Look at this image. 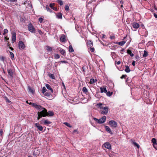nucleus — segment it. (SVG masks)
I'll use <instances>...</instances> for the list:
<instances>
[{
	"mask_svg": "<svg viewBox=\"0 0 157 157\" xmlns=\"http://www.w3.org/2000/svg\"><path fill=\"white\" fill-rule=\"evenodd\" d=\"M104 104L101 103H99L97 104L96 105V106L98 108H99L101 109L104 107Z\"/></svg>",
	"mask_w": 157,
	"mask_h": 157,
	"instance_id": "obj_11",
	"label": "nucleus"
},
{
	"mask_svg": "<svg viewBox=\"0 0 157 157\" xmlns=\"http://www.w3.org/2000/svg\"><path fill=\"white\" fill-rule=\"evenodd\" d=\"M109 123L110 126L112 128H115L117 126V123L114 121H110Z\"/></svg>",
	"mask_w": 157,
	"mask_h": 157,
	"instance_id": "obj_4",
	"label": "nucleus"
},
{
	"mask_svg": "<svg viewBox=\"0 0 157 157\" xmlns=\"http://www.w3.org/2000/svg\"><path fill=\"white\" fill-rule=\"evenodd\" d=\"M69 51L71 52H72L74 51V49L71 45H70L69 47Z\"/></svg>",
	"mask_w": 157,
	"mask_h": 157,
	"instance_id": "obj_24",
	"label": "nucleus"
},
{
	"mask_svg": "<svg viewBox=\"0 0 157 157\" xmlns=\"http://www.w3.org/2000/svg\"><path fill=\"white\" fill-rule=\"evenodd\" d=\"M46 89L45 87H43L42 89V93L44 94L46 92Z\"/></svg>",
	"mask_w": 157,
	"mask_h": 157,
	"instance_id": "obj_38",
	"label": "nucleus"
},
{
	"mask_svg": "<svg viewBox=\"0 0 157 157\" xmlns=\"http://www.w3.org/2000/svg\"><path fill=\"white\" fill-rule=\"evenodd\" d=\"M106 120V117L104 116L98 119V123L99 124H102L105 122Z\"/></svg>",
	"mask_w": 157,
	"mask_h": 157,
	"instance_id": "obj_6",
	"label": "nucleus"
},
{
	"mask_svg": "<svg viewBox=\"0 0 157 157\" xmlns=\"http://www.w3.org/2000/svg\"><path fill=\"white\" fill-rule=\"evenodd\" d=\"M41 108H38L37 109H39L40 111V112H39L38 113V120L40 119L42 117H45L47 116V112L46 109L43 107L41 106Z\"/></svg>",
	"mask_w": 157,
	"mask_h": 157,
	"instance_id": "obj_1",
	"label": "nucleus"
},
{
	"mask_svg": "<svg viewBox=\"0 0 157 157\" xmlns=\"http://www.w3.org/2000/svg\"><path fill=\"white\" fill-rule=\"evenodd\" d=\"M49 77L53 79H55V77L53 74H51L50 75H49Z\"/></svg>",
	"mask_w": 157,
	"mask_h": 157,
	"instance_id": "obj_45",
	"label": "nucleus"
},
{
	"mask_svg": "<svg viewBox=\"0 0 157 157\" xmlns=\"http://www.w3.org/2000/svg\"><path fill=\"white\" fill-rule=\"evenodd\" d=\"M82 91L83 92L86 93L87 92V89H86V87H83L82 89Z\"/></svg>",
	"mask_w": 157,
	"mask_h": 157,
	"instance_id": "obj_43",
	"label": "nucleus"
},
{
	"mask_svg": "<svg viewBox=\"0 0 157 157\" xmlns=\"http://www.w3.org/2000/svg\"><path fill=\"white\" fill-rule=\"evenodd\" d=\"M77 132V130L76 129H75L73 131L74 133H75L76 132Z\"/></svg>",
	"mask_w": 157,
	"mask_h": 157,
	"instance_id": "obj_59",
	"label": "nucleus"
},
{
	"mask_svg": "<svg viewBox=\"0 0 157 157\" xmlns=\"http://www.w3.org/2000/svg\"><path fill=\"white\" fill-rule=\"evenodd\" d=\"M26 102L29 104V105H31L33 107H34L38 109V108H39L41 107V106L39 105H37L36 104L34 103L30 102L29 103H28L27 101H26Z\"/></svg>",
	"mask_w": 157,
	"mask_h": 157,
	"instance_id": "obj_5",
	"label": "nucleus"
},
{
	"mask_svg": "<svg viewBox=\"0 0 157 157\" xmlns=\"http://www.w3.org/2000/svg\"><path fill=\"white\" fill-rule=\"evenodd\" d=\"M2 31H1L0 30V35H1L2 34Z\"/></svg>",
	"mask_w": 157,
	"mask_h": 157,
	"instance_id": "obj_63",
	"label": "nucleus"
},
{
	"mask_svg": "<svg viewBox=\"0 0 157 157\" xmlns=\"http://www.w3.org/2000/svg\"><path fill=\"white\" fill-rule=\"evenodd\" d=\"M51 123V122L48 120H46L44 121V124H50Z\"/></svg>",
	"mask_w": 157,
	"mask_h": 157,
	"instance_id": "obj_35",
	"label": "nucleus"
},
{
	"mask_svg": "<svg viewBox=\"0 0 157 157\" xmlns=\"http://www.w3.org/2000/svg\"><path fill=\"white\" fill-rule=\"evenodd\" d=\"M148 55V52L146 51H144L143 56L144 57H146Z\"/></svg>",
	"mask_w": 157,
	"mask_h": 157,
	"instance_id": "obj_34",
	"label": "nucleus"
},
{
	"mask_svg": "<svg viewBox=\"0 0 157 157\" xmlns=\"http://www.w3.org/2000/svg\"><path fill=\"white\" fill-rule=\"evenodd\" d=\"M132 144L135 146H136L138 148H139L140 147V145L137 144L134 141H132Z\"/></svg>",
	"mask_w": 157,
	"mask_h": 157,
	"instance_id": "obj_30",
	"label": "nucleus"
},
{
	"mask_svg": "<svg viewBox=\"0 0 157 157\" xmlns=\"http://www.w3.org/2000/svg\"><path fill=\"white\" fill-rule=\"evenodd\" d=\"M95 82L94 79L93 78H91L90 79V83L91 84H93Z\"/></svg>",
	"mask_w": 157,
	"mask_h": 157,
	"instance_id": "obj_36",
	"label": "nucleus"
},
{
	"mask_svg": "<svg viewBox=\"0 0 157 157\" xmlns=\"http://www.w3.org/2000/svg\"><path fill=\"white\" fill-rule=\"evenodd\" d=\"M12 41L13 43L16 41V34L15 32H13L12 33Z\"/></svg>",
	"mask_w": 157,
	"mask_h": 157,
	"instance_id": "obj_9",
	"label": "nucleus"
},
{
	"mask_svg": "<svg viewBox=\"0 0 157 157\" xmlns=\"http://www.w3.org/2000/svg\"><path fill=\"white\" fill-rule=\"evenodd\" d=\"M132 64L133 66H135V61H133L132 62Z\"/></svg>",
	"mask_w": 157,
	"mask_h": 157,
	"instance_id": "obj_56",
	"label": "nucleus"
},
{
	"mask_svg": "<svg viewBox=\"0 0 157 157\" xmlns=\"http://www.w3.org/2000/svg\"><path fill=\"white\" fill-rule=\"evenodd\" d=\"M60 40L62 42H65L66 41V36L64 35L61 36L60 38Z\"/></svg>",
	"mask_w": 157,
	"mask_h": 157,
	"instance_id": "obj_20",
	"label": "nucleus"
},
{
	"mask_svg": "<svg viewBox=\"0 0 157 157\" xmlns=\"http://www.w3.org/2000/svg\"><path fill=\"white\" fill-rule=\"evenodd\" d=\"M126 76L127 75H123L121 77V78L123 79V78H125Z\"/></svg>",
	"mask_w": 157,
	"mask_h": 157,
	"instance_id": "obj_49",
	"label": "nucleus"
},
{
	"mask_svg": "<svg viewBox=\"0 0 157 157\" xmlns=\"http://www.w3.org/2000/svg\"><path fill=\"white\" fill-rule=\"evenodd\" d=\"M153 146L154 148L156 150H157V143H156V144H153Z\"/></svg>",
	"mask_w": 157,
	"mask_h": 157,
	"instance_id": "obj_48",
	"label": "nucleus"
},
{
	"mask_svg": "<svg viewBox=\"0 0 157 157\" xmlns=\"http://www.w3.org/2000/svg\"><path fill=\"white\" fill-rule=\"evenodd\" d=\"M35 125L36 126L37 128L40 131H42L43 130V127L40 125V124L38 123H36L35 124Z\"/></svg>",
	"mask_w": 157,
	"mask_h": 157,
	"instance_id": "obj_10",
	"label": "nucleus"
},
{
	"mask_svg": "<svg viewBox=\"0 0 157 157\" xmlns=\"http://www.w3.org/2000/svg\"><path fill=\"white\" fill-rule=\"evenodd\" d=\"M45 86L46 88L48 90H51V92L52 93L53 92V90L52 88L51 87V86L48 84H47L45 85Z\"/></svg>",
	"mask_w": 157,
	"mask_h": 157,
	"instance_id": "obj_19",
	"label": "nucleus"
},
{
	"mask_svg": "<svg viewBox=\"0 0 157 157\" xmlns=\"http://www.w3.org/2000/svg\"><path fill=\"white\" fill-rule=\"evenodd\" d=\"M105 130L107 131V132L109 133L111 135L113 134V133L111 131V130L110 128L109 127L107 126H105Z\"/></svg>",
	"mask_w": 157,
	"mask_h": 157,
	"instance_id": "obj_12",
	"label": "nucleus"
},
{
	"mask_svg": "<svg viewBox=\"0 0 157 157\" xmlns=\"http://www.w3.org/2000/svg\"><path fill=\"white\" fill-rule=\"evenodd\" d=\"M109 108L107 107H104L102 109L100 110V112L101 114H107L109 111Z\"/></svg>",
	"mask_w": 157,
	"mask_h": 157,
	"instance_id": "obj_2",
	"label": "nucleus"
},
{
	"mask_svg": "<svg viewBox=\"0 0 157 157\" xmlns=\"http://www.w3.org/2000/svg\"><path fill=\"white\" fill-rule=\"evenodd\" d=\"M103 145L106 148L108 149H111V144L109 142H106Z\"/></svg>",
	"mask_w": 157,
	"mask_h": 157,
	"instance_id": "obj_8",
	"label": "nucleus"
},
{
	"mask_svg": "<svg viewBox=\"0 0 157 157\" xmlns=\"http://www.w3.org/2000/svg\"><path fill=\"white\" fill-rule=\"evenodd\" d=\"M65 10L66 11H67L69 10V7L68 5H66L65 7Z\"/></svg>",
	"mask_w": 157,
	"mask_h": 157,
	"instance_id": "obj_47",
	"label": "nucleus"
},
{
	"mask_svg": "<svg viewBox=\"0 0 157 157\" xmlns=\"http://www.w3.org/2000/svg\"><path fill=\"white\" fill-rule=\"evenodd\" d=\"M60 57L59 55L58 54H56L55 55V58L56 59H58Z\"/></svg>",
	"mask_w": 157,
	"mask_h": 157,
	"instance_id": "obj_46",
	"label": "nucleus"
},
{
	"mask_svg": "<svg viewBox=\"0 0 157 157\" xmlns=\"http://www.w3.org/2000/svg\"><path fill=\"white\" fill-rule=\"evenodd\" d=\"M62 63H67V62L65 61H62L61 62Z\"/></svg>",
	"mask_w": 157,
	"mask_h": 157,
	"instance_id": "obj_60",
	"label": "nucleus"
},
{
	"mask_svg": "<svg viewBox=\"0 0 157 157\" xmlns=\"http://www.w3.org/2000/svg\"><path fill=\"white\" fill-rule=\"evenodd\" d=\"M121 62L120 61H118V62H117L116 63L117 64V65H119V64H120V63H121Z\"/></svg>",
	"mask_w": 157,
	"mask_h": 157,
	"instance_id": "obj_57",
	"label": "nucleus"
},
{
	"mask_svg": "<svg viewBox=\"0 0 157 157\" xmlns=\"http://www.w3.org/2000/svg\"><path fill=\"white\" fill-rule=\"evenodd\" d=\"M8 32V31L7 29H5L4 30V33H3V35H4L6 34Z\"/></svg>",
	"mask_w": 157,
	"mask_h": 157,
	"instance_id": "obj_41",
	"label": "nucleus"
},
{
	"mask_svg": "<svg viewBox=\"0 0 157 157\" xmlns=\"http://www.w3.org/2000/svg\"><path fill=\"white\" fill-rule=\"evenodd\" d=\"M132 26L135 29H138L140 27L139 24L136 22H134L132 24Z\"/></svg>",
	"mask_w": 157,
	"mask_h": 157,
	"instance_id": "obj_13",
	"label": "nucleus"
},
{
	"mask_svg": "<svg viewBox=\"0 0 157 157\" xmlns=\"http://www.w3.org/2000/svg\"><path fill=\"white\" fill-rule=\"evenodd\" d=\"M106 95L108 96H110L113 94L112 92H108L106 93Z\"/></svg>",
	"mask_w": 157,
	"mask_h": 157,
	"instance_id": "obj_42",
	"label": "nucleus"
},
{
	"mask_svg": "<svg viewBox=\"0 0 157 157\" xmlns=\"http://www.w3.org/2000/svg\"><path fill=\"white\" fill-rule=\"evenodd\" d=\"M35 151H34V155H36V154H35V153H34Z\"/></svg>",
	"mask_w": 157,
	"mask_h": 157,
	"instance_id": "obj_64",
	"label": "nucleus"
},
{
	"mask_svg": "<svg viewBox=\"0 0 157 157\" xmlns=\"http://www.w3.org/2000/svg\"><path fill=\"white\" fill-rule=\"evenodd\" d=\"M64 124L67 126L69 127H71V126L70 125V124L67 122H64Z\"/></svg>",
	"mask_w": 157,
	"mask_h": 157,
	"instance_id": "obj_40",
	"label": "nucleus"
},
{
	"mask_svg": "<svg viewBox=\"0 0 157 157\" xmlns=\"http://www.w3.org/2000/svg\"><path fill=\"white\" fill-rule=\"evenodd\" d=\"M8 73L10 77L12 78L13 77V73L12 69H9L7 70Z\"/></svg>",
	"mask_w": 157,
	"mask_h": 157,
	"instance_id": "obj_15",
	"label": "nucleus"
},
{
	"mask_svg": "<svg viewBox=\"0 0 157 157\" xmlns=\"http://www.w3.org/2000/svg\"><path fill=\"white\" fill-rule=\"evenodd\" d=\"M46 9L48 11H49L51 13H52L53 11L51 10L48 6H46Z\"/></svg>",
	"mask_w": 157,
	"mask_h": 157,
	"instance_id": "obj_33",
	"label": "nucleus"
},
{
	"mask_svg": "<svg viewBox=\"0 0 157 157\" xmlns=\"http://www.w3.org/2000/svg\"><path fill=\"white\" fill-rule=\"evenodd\" d=\"M127 53L132 57L134 55V54L132 53L131 51L129 49L127 50Z\"/></svg>",
	"mask_w": 157,
	"mask_h": 157,
	"instance_id": "obj_23",
	"label": "nucleus"
},
{
	"mask_svg": "<svg viewBox=\"0 0 157 157\" xmlns=\"http://www.w3.org/2000/svg\"><path fill=\"white\" fill-rule=\"evenodd\" d=\"M57 1L58 3L60 4V5L62 6L63 5V3L61 0H58Z\"/></svg>",
	"mask_w": 157,
	"mask_h": 157,
	"instance_id": "obj_37",
	"label": "nucleus"
},
{
	"mask_svg": "<svg viewBox=\"0 0 157 157\" xmlns=\"http://www.w3.org/2000/svg\"><path fill=\"white\" fill-rule=\"evenodd\" d=\"M114 36H110V38L111 39H114Z\"/></svg>",
	"mask_w": 157,
	"mask_h": 157,
	"instance_id": "obj_58",
	"label": "nucleus"
},
{
	"mask_svg": "<svg viewBox=\"0 0 157 157\" xmlns=\"http://www.w3.org/2000/svg\"><path fill=\"white\" fill-rule=\"evenodd\" d=\"M28 91L29 92L31 93H33V89L31 88L30 86L28 87Z\"/></svg>",
	"mask_w": 157,
	"mask_h": 157,
	"instance_id": "obj_28",
	"label": "nucleus"
},
{
	"mask_svg": "<svg viewBox=\"0 0 157 157\" xmlns=\"http://www.w3.org/2000/svg\"><path fill=\"white\" fill-rule=\"evenodd\" d=\"M46 50L48 51H52V48L49 46L46 47Z\"/></svg>",
	"mask_w": 157,
	"mask_h": 157,
	"instance_id": "obj_32",
	"label": "nucleus"
},
{
	"mask_svg": "<svg viewBox=\"0 0 157 157\" xmlns=\"http://www.w3.org/2000/svg\"><path fill=\"white\" fill-rule=\"evenodd\" d=\"M151 142L153 143V144L156 143V140L155 139L153 138L151 140Z\"/></svg>",
	"mask_w": 157,
	"mask_h": 157,
	"instance_id": "obj_39",
	"label": "nucleus"
},
{
	"mask_svg": "<svg viewBox=\"0 0 157 157\" xmlns=\"http://www.w3.org/2000/svg\"><path fill=\"white\" fill-rule=\"evenodd\" d=\"M125 43V42L124 41H122L118 42L117 44L121 46L123 45Z\"/></svg>",
	"mask_w": 157,
	"mask_h": 157,
	"instance_id": "obj_29",
	"label": "nucleus"
},
{
	"mask_svg": "<svg viewBox=\"0 0 157 157\" xmlns=\"http://www.w3.org/2000/svg\"><path fill=\"white\" fill-rule=\"evenodd\" d=\"M5 99L6 101L8 103H10L11 101H10L7 97H5Z\"/></svg>",
	"mask_w": 157,
	"mask_h": 157,
	"instance_id": "obj_44",
	"label": "nucleus"
},
{
	"mask_svg": "<svg viewBox=\"0 0 157 157\" xmlns=\"http://www.w3.org/2000/svg\"><path fill=\"white\" fill-rule=\"evenodd\" d=\"M132 144L135 146H136L138 148H139L140 147V145L137 144L134 141H132Z\"/></svg>",
	"mask_w": 157,
	"mask_h": 157,
	"instance_id": "obj_31",
	"label": "nucleus"
},
{
	"mask_svg": "<svg viewBox=\"0 0 157 157\" xmlns=\"http://www.w3.org/2000/svg\"><path fill=\"white\" fill-rule=\"evenodd\" d=\"M10 57L12 60L14 59V55L13 53L10 52Z\"/></svg>",
	"mask_w": 157,
	"mask_h": 157,
	"instance_id": "obj_27",
	"label": "nucleus"
},
{
	"mask_svg": "<svg viewBox=\"0 0 157 157\" xmlns=\"http://www.w3.org/2000/svg\"><path fill=\"white\" fill-rule=\"evenodd\" d=\"M54 3H51L49 5V6L52 9L56 11L57 10V8L56 7H54Z\"/></svg>",
	"mask_w": 157,
	"mask_h": 157,
	"instance_id": "obj_18",
	"label": "nucleus"
},
{
	"mask_svg": "<svg viewBox=\"0 0 157 157\" xmlns=\"http://www.w3.org/2000/svg\"><path fill=\"white\" fill-rule=\"evenodd\" d=\"M28 29L31 32L34 33L36 32V29L32 24H30L28 25Z\"/></svg>",
	"mask_w": 157,
	"mask_h": 157,
	"instance_id": "obj_3",
	"label": "nucleus"
},
{
	"mask_svg": "<svg viewBox=\"0 0 157 157\" xmlns=\"http://www.w3.org/2000/svg\"><path fill=\"white\" fill-rule=\"evenodd\" d=\"M124 70L127 73L129 72L130 71V70L128 66H125V68Z\"/></svg>",
	"mask_w": 157,
	"mask_h": 157,
	"instance_id": "obj_22",
	"label": "nucleus"
},
{
	"mask_svg": "<svg viewBox=\"0 0 157 157\" xmlns=\"http://www.w3.org/2000/svg\"><path fill=\"white\" fill-rule=\"evenodd\" d=\"M94 120L98 123V119L96 118H94Z\"/></svg>",
	"mask_w": 157,
	"mask_h": 157,
	"instance_id": "obj_53",
	"label": "nucleus"
},
{
	"mask_svg": "<svg viewBox=\"0 0 157 157\" xmlns=\"http://www.w3.org/2000/svg\"><path fill=\"white\" fill-rule=\"evenodd\" d=\"M18 46L20 49H24L25 48V45L23 42L20 41L19 42Z\"/></svg>",
	"mask_w": 157,
	"mask_h": 157,
	"instance_id": "obj_7",
	"label": "nucleus"
},
{
	"mask_svg": "<svg viewBox=\"0 0 157 157\" xmlns=\"http://www.w3.org/2000/svg\"><path fill=\"white\" fill-rule=\"evenodd\" d=\"M3 29L2 26L1 25H0V30L2 31Z\"/></svg>",
	"mask_w": 157,
	"mask_h": 157,
	"instance_id": "obj_54",
	"label": "nucleus"
},
{
	"mask_svg": "<svg viewBox=\"0 0 157 157\" xmlns=\"http://www.w3.org/2000/svg\"><path fill=\"white\" fill-rule=\"evenodd\" d=\"M43 18H42V17H40L39 18V21H40V23H41L43 21Z\"/></svg>",
	"mask_w": 157,
	"mask_h": 157,
	"instance_id": "obj_51",
	"label": "nucleus"
},
{
	"mask_svg": "<svg viewBox=\"0 0 157 157\" xmlns=\"http://www.w3.org/2000/svg\"><path fill=\"white\" fill-rule=\"evenodd\" d=\"M90 50L91 52H94L95 50V49L94 48L90 47Z\"/></svg>",
	"mask_w": 157,
	"mask_h": 157,
	"instance_id": "obj_50",
	"label": "nucleus"
},
{
	"mask_svg": "<svg viewBox=\"0 0 157 157\" xmlns=\"http://www.w3.org/2000/svg\"><path fill=\"white\" fill-rule=\"evenodd\" d=\"M87 44L88 47H91L93 45V42L90 40H87Z\"/></svg>",
	"mask_w": 157,
	"mask_h": 157,
	"instance_id": "obj_14",
	"label": "nucleus"
},
{
	"mask_svg": "<svg viewBox=\"0 0 157 157\" xmlns=\"http://www.w3.org/2000/svg\"><path fill=\"white\" fill-rule=\"evenodd\" d=\"M59 51H60V53L62 55H65L66 52H65V50H64L63 49H60L59 50Z\"/></svg>",
	"mask_w": 157,
	"mask_h": 157,
	"instance_id": "obj_26",
	"label": "nucleus"
},
{
	"mask_svg": "<svg viewBox=\"0 0 157 157\" xmlns=\"http://www.w3.org/2000/svg\"><path fill=\"white\" fill-rule=\"evenodd\" d=\"M62 14L61 13H59L56 15V17L58 18L62 19Z\"/></svg>",
	"mask_w": 157,
	"mask_h": 157,
	"instance_id": "obj_25",
	"label": "nucleus"
},
{
	"mask_svg": "<svg viewBox=\"0 0 157 157\" xmlns=\"http://www.w3.org/2000/svg\"><path fill=\"white\" fill-rule=\"evenodd\" d=\"M38 33H39L40 34H42V31L40 30H38Z\"/></svg>",
	"mask_w": 157,
	"mask_h": 157,
	"instance_id": "obj_52",
	"label": "nucleus"
},
{
	"mask_svg": "<svg viewBox=\"0 0 157 157\" xmlns=\"http://www.w3.org/2000/svg\"><path fill=\"white\" fill-rule=\"evenodd\" d=\"M2 132H3L2 131V130H1V132H1V135H2Z\"/></svg>",
	"mask_w": 157,
	"mask_h": 157,
	"instance_id": "obj_62",
	"label": "nucleus"
},
{
	"mask_svg": "<svg viewBox=\"0 0 157 157\" xmlns=\"http://www.w3.org/2000/svg\"><path fill=\"white\" fill-rule=\"evenodd\" d=\"M47 116H52L54 115V113L51 111H49L48 112H47Z\"/></svg>",
	"mask_w": 157,
	"mask_h": 157,
	"instance_id": "obj_21",
	"label": "nucleus"
},
{
	"mask_svg": "<svg viewBox=\"0 0 157 157\" xmlns=\"http://www.w3.org/2000/svg\"><path fill=\"white\" fill-rule=\"evenodd\" d=\"M100 92L101 93H103L104 92L105 93H106L107 92V91L106 90V88L105 87H104L103 88L102 87H101L100 88Z\"/></svg>",
	"mask_w": 157,
	"mask_h": 157,
	"instance_id": "obj_16",
	"label": "nucleus"
},
{
	"mask_svg": "<svg viewBox=\"0 0 157 157\" xmlns=\"http://www.w3.org/2000/svg\"><path fill=\"white\" fill-rule=\"evenodd\" d=\"M10 48L11 49V50H13V48H12V47H10Z\"/></svg>",
	"mask_w": 157,
	"mask_h": 157,
	"instance_id": "obj_61",
	"label": "nucleus"
},
{
	"mask_svg": "<svg viewBox=\"0 0 157 157\" xmlns=\"http://www.w3.org/2000/svg\"><path fill=\"white\" fill-rule=\"evenodd\" d=\"M44 95L48 98H51L52 99H53L52 98V94L50 93L46 92L44 94Z\"/></svg>",
	"mask_w": 157,
	"mask_h": 157,
	"instance_id": "obj_17",
	"label": "nucleus"
},
{
	"mask_svg": "<svg viewBox=\"0 0 157 157\" xmlns=\"http://www.w3.org/2000/svg\"><path fill=\"white\" fill-rule=\"evenodd\" d=\"M154 16L155 18H157V14L155 13H154Z\"/></svg>",
	"mask_w": 157,
	"mask_h": 157,
	"instance_id": "obj_55",
	"label": "nucleus"
}]
</instances>
